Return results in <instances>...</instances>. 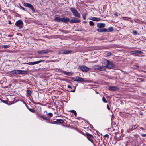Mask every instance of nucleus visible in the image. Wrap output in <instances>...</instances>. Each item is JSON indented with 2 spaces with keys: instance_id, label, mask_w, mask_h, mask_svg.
<instances>
[{
  "instance_id": "obj_39",
  "label": "nucleus",
  "mask_w": 146,
  "mask_h": 146,
  "mask_svg": "<svg viewBox=\"0 0 146 146\" xmlns=\"http://www.w3.org/2000/svg\"><path fill=\"white\" fill-rule=\"evenodd\" d=\"M107 108L109 110H111L108 104H107Z\"/></svg>"
},
{
  "instance_id": "obj_5",
  "label": "nucleus",
  "mask_w": 146,
  "mask_h": 146,
  "mask_svg": "<svg viewBox=\"0 0 146 146\" xmlns=\"http://www.w3.org/2000/svg\"><path fill=\"white\" fill-rule=\"evenodd\" d=\"M15 24L16 26L18 27L19 29L22 28L23 26V23L21 20H19L17 21Z\"/></svg>"
},
{
  "instance_id": "obj_2",
  "label": "nucleus",
  "mask_w": 146,
  "mask_h": 146,
  "mask_svg": "<svg viewBox=\"0 0 146 146\" xmlns=\"http://www.w3.org/2000/svg\"><path fill=\"white\" fill-rule=\"evenodd\" d=\"M104 65L105 67L109 68L111 69L115 67V66L114 64L111 61L107 60H104Z\"/></svg>"
},
{
  "instance_id": "obj_52",
  "label": "nucleus",
  "mask_w": 146,
  "mask_h": 146,
  "mask_svg": "<svg viewBox=\"0 0 146 146\" xmlns=\"http://www.w3.org/2000/svg\"><path fill=\"white\" fill-rule=\"evenodd\" d=\"M11 21H9V24H11Z\"/></svg>"
},
{
  "instance_id": "obj_47",
  "label": "nucleus",
  "mask_w": 146,
  "mask_h": 146,
  "mask_svg": "<svg viewBox=\"0 0 146 146\" xmlns=\"http://www.w3.org/2000/svg\"><path fill=\"white\" fill-rule=\"evenodd\" d=\"M50 123H51V124H55V122L54 121V122H50Z\"/></svg>"
},
{
  "instance_id": "obj_23",
  "label": "nucleus",
  "mask_w": 146,
  "mask_h": 146,
  "mask_svg": "<svg viewBox=\"0 0 146 146\" xmlns=\"http://www.w3.org/2000/svg\"><path fill=\"white\" fill-rule=\"evenodd\" d=\"M87 137L88 139H90V138H93V136L89 133H87L86 134Z\"/></svg>"
},
{
  "instance_id": "obj_41",
  "label": "nucleus",
  "mask_w": 146,
  "mask_h": 146,
  "mask_svg": "<svg viewBox=\"0 0 146 146\" xmlns=\"http://www.w3.org/2000/svg\"><path fill=\"white\" fill-rule=\"evenodd\" d=\"M109 135H108L107 134H105L104 135V137H108V138L109 137Z\"/></svg>"
},
{
  "instance_id": "obj_55",
  "label": "nucleus",
  "mask_w": 146,
  "mask_h": 146,
  "mask_svg": "<svg viewBox=\"0 0 146 146\" xmlns=\"http://www.w3.org/2000/svg\"><path fill=\"white\" fill-rule=\"evenodd\" d=\"M113 116L112 117V118H111V120H112V118H113Z\"/></svg>"
},
{
  "instance_id": "obj_17",
  "label": "nucleus",
  "mask_w": 146,
  "mask_h": 146,
  "mask_svg": "<svg viewBox=\"0 0 146 146\" xmlns=\"http://www.w3.org/2000/svg\"><path fill=\"white\" fill-rule=\"evenodd\" d=\"M106 31H105V32H112L113 31V27H111L109 28H108V29H106Z\"/></svg>"
},
{
  "instance_id": "obj_18",
  "label": "nucleus",
  "mask_w": 146,
  "mask_h": 146,
  "mask_svg": "<svg viewBox=\"0 0 146 146\" xmlns=\"http://www.w3.org/2000/svg\"><path fill=\"white\" fill-rule=\"evenodd\" d=\"M91 20L96 21H98L100 20V18H96V17H92L90 19Z\"/></svg>"
},
{
  "instance_id": "obj_33",
  "label": "nucleus",
  "mask_w": 146,
  "mask_h": 146,
  "mask_svg": "<svg viewBox=\"0 0 146 146\" xmlns=\"http://www.w3.org/2000/svg\"><path fill=\"white\" fill-rule=\"evenodd\" d=\"M41 117L45 120H48L49 119L46 117H44V116H42Z\"/></svg>"
},
{
  "instance_id": "obj_15",
  "label": "nucleus",
  "mask_w": 146,
  "mask_h": 146,
  "mask_svg": "<svg viewBox=\"0 0 146 146\" xmlns=\"http://www.w3.org/2000/svg\"><path fill=\"white\" fill-rule=\"evenodd\" d=\"M62 73L65 75L68 76H72L73 75V74L72 72H67L63 71L62 72Z\"/></svg>"
},
{
  "instance_id": "obj_45",
  "label": "nucleus",
  "mask_w": 146,
  "mask_h": 146,
  "mask_svg": "<svg viewBox=\"0 0 146 146\" xmlns=\"http://www.w3.org/2000/svg\"><path fill=\"white\" fill-rule=\"evenodd\" d=\"M8 37H12L13 36L12 35H8Z\"/></svg>"
},
{
  "instance_id": "obj_12",
  "label": "nucleus",
  "mask_w": 146,
  "mask_h": 146,
  "mask_svg": "<svg viewBox=\"0 0 146 146\" xmlns=\"http://www.w3.org/2000/svg\"><path fill=\"white\" fill-rule=\"evenodd\" d=\"M95 68L101 71H103L105 70L104 67L100 66L99 65L95 66Z\"/></svg>"
},
{
  "instance_id": "obj_14",
  "label": "nucleus",
  "mask_w": 146,
  "mask_h": 146,
  "mask_svg": "<svg viewBox=\"0 0 146 146\" xmlns=\"http://www.w3.org/2000/svg\"><path fill=\"white\" fill-rule=\"evenodd\" d=\"M131 53L137 55L138 54H143V52L138 50L133 51H131Z\"/></svg>"
},
{
  "instance_id": "obj_42",
  "label": "nucleus",
  "mask_w": 146,
  "mask_h": 146,
  "mask_svg": "<svg viewBox=\"0 0 146 146\" xmlns=\"http://www.w3.org/2000/svg\"><path fill=\"white\" fill-rule=\"evenodd\" d=\"M141 136H142V137H146V134H141Z\"/></svg>"
},
{
  "instance_id": "obj_3",
  "label": "nucleus",
  "mask_w": 146,
  "mask_h": 146,
  "mask_svg": "<svg viewBox=\"0 0 146 146\" xmlns=\"http://www.w3.org/2000/svg\"><path fill=\"white\" fill-rule=\"evenodd\" d=\"M10 73L12 74H27V72L26 71L19 70H14L13 71L9 72Z\"/></svg>"
},
{
  "instance_id": "obj_29",
  "label": "nucleus",
  "mask_w": 146,
  "mask_h": 146,
  "mask_svg": "<svg viewBox=\"0 0 146 146\" xmlns=\"http://www.w3.org/2000/svg\"><path fill=\"white\" fill-rule=\"evenodd\" d=\"M102 100L104 103H106V102H107V101L106 100V99H105V98L104 97H103L102 98Z\"/></svg>"
},
{
  "instance_id": "obj_43",
  "label": "nucleus",
  "mask_w": 146,
  "mask_h": 146,
  "mask_svg": "<svg viewBox=\"0 0 146 146\" xmlns=\"http://www.w3.org/2000/svg\"><path fill=\"white\" fill-rule=\"evenodd\" d=\"M68 88L69 89L72 88L69 85H68Z\"/></svg>"
},
{
  "instance_id": "obj_34",
  "label": "nucleus",
  "mask_w": 146,
  "mask_h": 146,
  "mask_svg": "<svg viewBox=\"0 0 146 146\" xmlns=\"http://www.w3.org/2000/svg\"><path fill=\"white\" fill-rule=\"evenodd\" d=\"M3 48H7L9 47V46L7 45H4L3 46Z\"/></svg>"
},
{
  "instance_id": "obj_25",
  "label": "nucleus",
  "mask_w": 146,
  "mask_h": 146,
  "mask_svg": "<svg viewBox=\"0 0 146 146\" xmlns=\"http://www.w3.org/2000/svg\"><path fill=\"white\" fill-rule=\"evenodd\" d=\"M143 81V78H138L137 79V82H140Z\"/></svg>"
},
{
  "instance_id": "obj_9",
  "label": "nucleus",
  "mask_w": 146,
  "mask_h": 146,
  "mask_svg": "<svg viewBox=\"0 0 146 146\" xmlns=\"http://www.w3.org/2000/svg\"><path fill=\"white\" fill-rule=\"evenodd\" d=\"M80 20L78 19L75 18L71 19L70 21V23H77L80 22Z\"/></svg>"
},
{
  "instance_id": "obj_7",
  "label": "nucleus",
  "mask_w": 146,
  "mask_h": 146,
  "mask_svg": "<svg viewBox=\"0 0 146 146\" xmlns=\"http://www.w3.org/2000/svg\"><path fill=\"white\" fill-rule=\"evenodd\" d=\"M24 5L33 11H35L34 7L31 4L28 3H24Z\"/></svg>"
},
{
  "instance_id": "obj_1",
  "label": "nucleus",
  "mask_w": 146,
  "mask_h": 146,
  "mask_svg": "<svg viewBox=\"0 0 146 146\" xmlns=\"http://www.w3.org/2000/svg\"><path fill=\"white\" fill-rule=\"evenodd\" d=\"M54 21L57 22H62L64 23H66L70 21V19L68 18L61 17L60 16L56 17L55 18Z\"/></svg>"
},
{
  "instance_id": "obj_30",
  "label": "nucleus",
  "mask_w": 146,
  "mask_h": 146,
  "mask_svg": "<svg viewBox=\"0 0 146 146\" xmlns=\"http://www.w3.org/2000/svg\"><path fill=\"white\" fill-rule=\"evenodd\" d=\"M111 53L110 52L106 54V55L105 56V57H108L109 56H111Z\"/></svg>"
},
{
  "instance_id": "obj_38",
  "label": "nucleus",
  "mask_w": 146,
  "mask_h": 146,
  "mask_svg": "<svg viewBox=\"0 0 146 146\" xmlns=\"http://www.w3.org/2000/svg\"><path fill=\"white\" fill-rule=\"evenodd\" d=\"M1 101L4 103H5V104L7 103V101L6 100H2Z\"/></svg>"
},
{
  "instance_id": "obj_48",
  "label": "nucleus",
  "mask_w": 146,
  "mask_h": 146,
  "mask_svg": "<svg viewBox=\"0 0 146 146\" xmlns=\"http://www.w3.org/2000/svg\"><path fill=\"white\" fill-rule=\"evenodd\" d=\"M140 129L142 130H144V129L142 127H140Z\"/></svg>"
},
{
  "instance_id": "obj_26",
  "label": "nucleus",
  "mask_w": 146,
  "mask_h": 146,
  "mask_svg": "<svg viewBox=\"0 0 146 146\" xmlns=\"http://www.w3.org/2000/svg\"><path fill=\"white\" fill-rule=\"evenodd\" d=\"M31 92H32L31 91L29 90H27V95H28L29 96H30L31 95Z\"/></svg>"
},
{
  "instance_id": "obj_10",
  "label": "nucleus",
  "mask_w": 146,
  "mask_h": 146,
  "mask_svg": "<svg viewBox=\"0 0 146 146\" xmlns=\"http://www.w3.org/2000/svg\"><path fill=\"white\" fill-rule=\"evenodd\" d=\"M72 51L69 50H62L60 52V54H68L71 52Z\"/></svg>"
},
{
  "instance_id": "obj_51",
  "label": "nucleus",
  "mask_w": 146,
  "mask_h": 146,
  "mask_svg": "<svg viewBox=\"0 0 146 146\" xmlns=\"http://www.w3.org/2000/svg\"><path fill=\"white\" fill-rule=\"evenodd\" d=\"M48 120V122L49 123H50V122H51L50 121V120H49V119L48 120Z\"/></svg>"
},
{
  "instance_id": "obj_32",
  "label": "nucleus",
  "mask_w": 146,
  "mask_h": 146,
  "mask_svg": "<svg viewBox=\"0 0 146 146\" xmlns=\"http://www.w3.org/2000/svg\"><path fill=\"white\" fill-rule=\"evenodd\" d=\"M89 23L91 26H93L94 25V23L92 21H90L89 22Z\"/></svg>"
},
{
  "instance_id": "obj_27",
  "label": "nucleus",
  "mask_w": 146,
  "mask_h": 146,
  "mask_svg": "<svg viewBox=\"0 0 146 146\" xmlns=\"http://www.w3.org/2000/svg\"><path fill=\"white\" fill-rule=\"evenodd\" d=\"M70 112H71L73 113H74V115L76 116L77 115V113H76V111L75 110H70Z\"/></svg>"
},
{
  "instance_id": "obj_20",
  "label": "nucleus",
  "mask_w": 146,
  "mask_h": 146,
  "mask_svg": "<svg viewBox=\"0 0 146 146\" xmlns=\"http://www.w3.org/2000/svg\"><path fill=\"white\" fill-rule=\"evenodd\" d=\"M56 122L57 123H62L64 122V121L63 119H57Z\"/></svg>"
},
{
  "instance_id": "obj_50",
  "label": "nucleus",
  "mask_w": 146,
  "mask_h": 146,
  "mask_svg": "<svg viewBox=\"0 0 146 146\" xmlns=\"http://www.w3.org/2000/svg\"><path fill=\"white\" fill-rule=\"evenodd\" d=\"M75 91V90H73V91H72V90H70V92H74Z\"/></svg>"
},
{
  "instance_id": "obj_31",
  "label": "nucleus",
  "mask_w": 146,
  "mask_h": 146,
  "mask_svg": "<svg viewBox=\"0 0 146 146\" xmlns=\"http://www.w3.org/2000/svg\"><path fill=\"white\" fill-rule=\"evenodd\" d=\"M61 31L64 33H68L69 32V31H65L64 30H62Z\"/></svg>"
},
{
  "instance_id": "obj_21",
  "label": "nucleus",
  "mask_w": 146,
  "mask_h": 146,
  "mask_svg": "<svg viewBox=\"0 0 146 146\" xmlns=\"http://www.w3.org/2000/svg\"><path fill=\"white\" fill-rule=\"evenodd\" d=\"M106 28L98 29H97V31L100 32H105Z\"/></svg>"
},
{
  "instance_id": "obj_22",
  "label": "nucleus",
  "mask_w": 146,
  "mask_h": 146,
  "mask_svg": "<svg viewBox=\"0 0 146 146\" xmlns=\"http://www.w3.org/2000/svg\"><path fill=\"white\" fill-rule=\"evenodd\" d=\"M37 61H35V62H30L29 63H27V64H28L30 65H35V64H37Z\"/></svg>"
},
{
  "instance_id": "obj_37",
  "label": "nucleus",
  "mask_w": 146,
  "mask_h": 146,
  "mask_svg": "<svg viewBox=\"0 0 146 146\" xmlns=\"http://www.w3.org/2000/svg\"><path fill=\"white\" fill-rule=\"evenodd\" d=\"M45 61L44 60H40L38 61H37L38 64L42 62H44Z\"/></svg>"
},
{
  "instance_id": "obj_40",
  "label": "nucleus",
  "mask_w": 146,
  "mask_h": 146,
  "mask_svg": "<svg viewBox=\"0 0 146 146\" xmlns=\"http://www.w3.org/2000/svg\"><path fill=\"white\" fill-rule=\"evenodd\" d=\"M88 140L90 141L94 145H95V144H94V143L93 142V141L91 139H89Z\"/></svg>"
},
{
  "instance_id": "obj_36",
  "label": "nucleus",
  "mask_w": 146,
  "mask_h": 146,
  "mask_svg": "<svg viewBox=\"0 0 146 146\" xmlns=\"http://www.w3.org/2000/svg\"><path fill=\"white\" fill-rule=\"evenodd\" d=\"M20 8L22 9L23 10L25 11V9L23 7L20 5H19Z\"/></svg>"
},
{
  "instance_id": "obj_19",
  "label": "nucleus",
  "mask_w": 146,
  "mask_h": 146,
  "mask_svg": "<svg viewBox=\"0 0 146 146\" xmlns=\"http://www.w3.org/2000/svg\"><path fill=\"white\" fill-rule=\"evenodd\" d=\"M26 105L27 107V108H28V110H29V111H31L32 113L35 112V111L34 110V109L29 108L28 106L26 104Z\"/></svg>"
},
{
  "instance_id": "obj_24",
  "label": "nucleus",
  "mask_w": 146,
  "mask_h": 146,
  "mask_svg": "<svg viewBox=\"0 0 146 146\" xmlns=\"http://www.w3.org/2000/svg\"><path fill=\"white\" fill-rule=\"evenodd\" d=\"M138 127V125H134V127H132V128L131 129V130L128 131V132H129L130 131H132L133 130H134L135 129H136Z\"/></svg>"
},
{
  "instance_id": "obj_11",
  "label": "nucleus",
  "mask_w": 146,
  "mask_h": 146,
  "mask_svg": "<svg viewBox=\"0 0 146 146\" xmlns=\"http://www.w3.org/2000/svg\"><path fill=\"white\" fill-rule=\"evenodd\" d=\"M50 50H49L47 49L46 50H42L38 52V53L39 54H47L50 52Z\"/></svg>"
},
{
  "instance_id": "obj_28",
  "label": "nucleus",
  "mask_w": 146,
  "mask_h": 146,
  "mask_svg": "<svg viewBox=\"0 0 146 146\" xmlns=\"http://www.w3.org/2000/svg\"><path fill=\"white\" fill-rule=\"evenodd\" d=\"M86 13H84L82 14L83 18L84 20H85L86 19Z\"/></svg>"
},
{
  "instance_id": "obj_53",
  "label": "nucleus",
  "mask_w": 146,
  "mask_h": 146,
  "mask_svg": "<svg viewBox=\"0 0 146 146\" xmlns=\"http://www.w3.org/2000/svg\"><path fill=\"white\" fill-rule=\"evenodd\" d=\"M27 64V63H22V64Z\"/></svg>"
},
{
  "instance_id": "obj_54",
  "label": "nucleus",
  "mask_w": 146,
  "mask_h": 146,
  "mask_svg": "<svg viewBox=\"0 0 146 146\" xmlns=\"http://www.w3.org/2000/svg\"><path fill=\"white\" fill-rule=\"evenodd\" d=\"M123 19H124V18H127V17H123Z\"/></svg>"
},
{
  "instance_id": "obj_16",
  "label": "nucleus",
  "mask_w": 146,
  "mask_h": 146,
  "mask_svg": "<svg viewBox=\"0 0 146 146\" xmlns=\"http://www.w3.org/2000/svg\"><path fill=\"white\" fill-rule=\"evenodd\" d=\"M97 26L100 28H102L105 27V24L104 23H98L97 24Z\"/></svg>"
},
{
  "instance_id": "obj_44",
  "label": "nucleus",
  "mask_w": 146,
  "mask_h": 146,
  "mask_svg": "<svg viewBox=\"0 0 146 146\" xmlns=\"http://www.w3.org/2000/svg\"><path fill=\"white\" fill-rule=\"evenodd\" d=\"M76 31H82V29L80 28V29H78V30H76Z\"/></svg>"
},
{
  "instance_id": "obj_4",
  "label": "nucleus",
  "mask_w": 146,
  "mask_h": 146,
  "mask_svg": "<svg viewBox=\"0 0 146 146\" xmlns=\"http://www.w3.org/2000/svg\"><path fill=\"white\" fill-rule=\"evenodd\" d=\"M70 9L75 16L78 18H80V13L75 8H71Z\"/></svg>"
},
{
  "instance_id": "obj_13",
  "label": "nucleus",
  "mask_w": 146,
  "mask_h": 146,
  "mask_svg": "<svg viewBox=\"0 0 146 146\" xmlns=\"http://www.w3.org/2000/svg\"><path fill=\"white\" fill-rule=\"evenodd\" d=\"M118 88L117 87L114 86H111L109 87V90L112 91H116Z\"/></svg>"
},
{
  "instance_id": "obj_6",
  "label": "nucleus",
  "mask_w": 146,
  "mask_h": 146,
  "mask_svg": "<svg viewBox=\"0 0 146 146\" xmlns=\"http://www.w3.org/2000/svg\"><path fill=\"white\" fill-rule=\"evenodd\" d=\"M71 79L75 81L83 82L84 81L83 78L79 76L71 77Z\"/></svg>"
},
{
  "instance_id": "obj_35",
  "label": "nucleus",
  "mask_w": 146,
  "mask_h": 146,
  "mask_svg": "<svg viewBox=\"0 0 146 146\" xmlns=\"http://www.w3.org/2000/svg\"><path fill=\"white\" fill-rule=\"evenodd\" d=\"M48 115L50 117H52L53 116V114H52L51 113H48Z\"/></svg>"
},
{
  "instance_id": "obj_49",
  "label": "nucleus",
  "mask_w": 146,
  "mask_h": 146,
  "mask_svg": "<svg viewBox=\"0 0 146 146\" xmlns=\"http://www.w3.org/2000/svg\"><path fill=\"white\" fill-rule=\"evenodd\" d=\"M114 15L115 16H118V15L116 14V13H115L114 14Z\"/></svg>"
},
{
  "instance_id": "obj_46",
  "label": "nucleus",
  "mask_w": 146,
  "mask_h": 146,
  "mask_svg": "<svg viewBox=\"0 0 146 146\" xmlns=\"http://www.w3.org/2000/svg\"><path fill=\"white\" fill-rule=\"evenodd\" d=\"M133 33L134 34H137V32L136 31H133Z\"/></svg>"
},
{
  "instance_id": "obj_8",
  "label": "nucleus",
  "mask_w": 146,
  "mask_h": 146,
  "mask_svg": "<svg viewBox=\"0 0 146 146\" xmlns=\"http://www.w3.org/2000/svg\"><path fill=\"white\" fill-rule=\"evenodd\" d=\"M80 68L81 70L84 72H87L89 70V68H88L84 65H82L80 66Z\"/></svg>"
}]
</instances>
